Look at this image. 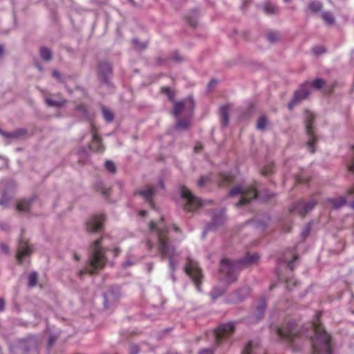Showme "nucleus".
<instances>
[{
  "instance_id": "obj_1",
  "label": "nucleus",
  "mask_w": 354,
  "mask_h": 354,
  "mask_svg": "<svg viewBox=\"0 0 354 354\" xmlns=\"http://www.w3.org/2000/svg\"><path fill=\"white\" fill-rule=\"evenodd\" d=\"M149 230L150 237L147 246L149 250L156 248L162 257L169 258L170 273L174 280V273L178 266L180 254L170 244L169 236H173L174 239H178L180 231L176 225H172L169 228L166 227L163 219L157 223L151 222Z\"/></svg>"
},
{
  "instance_id": "obj_2",
  "label": "nucleus",
  "mask_w": 354,
  "mask_h": 354,
  "mask_svg": "<svg viewBox=\"0 0 354 354\" xmlns=\"http://www.w3.org/2000/svg\"><path fill=\"white\" fill-rule=\"evenodd\" d=\"M109 236H103L92 243L91 245V256L85 268L80 270V276L86 273L93 274L95 270L102 269L107 261L106 254L108 252H112L113 257H116L120 253V249L115 245L111 248L109 247Z\"/></svg>"
},
{
  "instance_id": "obj_3",
  "label": "nucleus",
  "mask_w": 354,
  "mask_h": 354,
  "mask_svg": "<svg viewBox=\"0 0 354 354\" xmlns=\"http://www.w3.org/2000/svg\"><path fill=\"white\" fill-rule=\"evenodd\" d=\"M304 333L311 339L313 354H330V337L320 324L314 323Z\"/></svg>"
},
{
  "instance_id": "obj_4",
  "label": "nucleus",
  "mask_w": 354,
  "mask_h": 354,
  "mask_svg": "<svg viewBox=\"0 0 354 354\" xmlns=\"http://www.w3.org/2000/svg\"><path fill=\"white\" fill-rule=\"evenodd\" d=\"M258 259L259 255L256 253L248 254L245 259L236 261L223 259L221 262L220 272L226 282L232 283L236 279L238 273L244 266L253 263Z\"/></svg>"
},
{
  "instance_id": "obj_5",
  "label": "nucleus",
  "mask_w": 354,
  "mask_h": 354,
  "mask_svg": "<svg viewBox=\"0 0 354 354\" xmlns=\"http://www.w3.org/2000/svg\"><path fill=\"white\" fill-rule=\"evenodd\" d=\"M194 108V99L192 97L175 102L174 115L178 118L175 124L177 130H186L188 128Z\"/></svg>"
},
{
  "instance_id": "obj_6",
  "label": "nucleus",
  "mask_w": 354,
  "mask_h": 354,
  "mask_svg": "<svg viewBox=\"0 0 354 354\" xmlns=\"http://www.w3.org/2000/svg\"><path fill=\"white\" fill-rule=\"evenodd\" d=\"M257 183H254L250 185H239L232 189L229 193L231 197L239 195V201L236 206L244 205L249 203L257 196Z\"/></svg>"
},
{
  "instance_id": "obj_7",
  "label": "nucleus",
  "mask_w": 354,
  "mask_h": 354,
  "mask_svg": "<svg viewBox=\"0 0 354 354\" xmlns=\"http://www.w3.org/2000/svg\"><path fill=\"white\" fill-rule=\"evenodd\" d=\"M274 332L279 339L288 342H292L301 333L293 322H290L283 326L275 327Z\"/></svg>"
},
{
  "instance_id": "obj_8",
  "label": "nucleus",
  "mask_w": 354,
  "mask_h": 354,
  "mask_svg": "<svg viewBox=\"0 0 354 354\" xmlns=\"http://www.w3.org/2000/svg\"><path fill=\"white\" fill-rule=\"evenodd\" d=\"M180 196L184 203V209L187 212H194L203 205L201 199L194 196L185 187L180 188Z\"/></svg>"
},
{
  "instance_id": "obj_9",
  "label": "nucleus",
  "mask_w": 354,
  "mask_h": 354,
  "mask_svg": "<svg viewBox=\"0 0 354 354\" xmlns=\"http://www.w3.org/2000/svg\"><path fill=\"white\" fill-rule=\"evenodd\" d=\"M185 271L187 274L192 279L197 290L199 291V283L201 279L202 278V274L200 268H198L197 262L190 259H187L185 267Z\"/></svg>"
},
{
  "instance_id": "obj_10",
  "label": "nucleus",
  "mask_w": 354,
  "mask_h": 354,
  "mask_svg": "<svg viewBox=\"0 0 354 354\" xmlns=\"http://www.w3.org/2000/svg\"><path fill=\"white\" fill-rule=\"evenodd\" d=\"M310 93V85L308 82H304L301 87L295 93L292 102L289 103V108L292 109L295 104L306 100Z\"/></svg>"
},
{
  "instance_id": "obj_11",
  "label": "nucleus",
  "mask_w": 354,
  "mask_h": 354,
  "mask_svg": "<svg viewBox=\"0 0 354 354\" xmlns=\"http://www.w3.org/2000/svg\"><path fill=\"white\" fill-rule=\"evenodd\" d=\"M314 120V115L313 113H307L306 116V132L308 136V140L307 141V146L311 153H314L313 145L316 141V137L313 134V122Z\"/></svg>"
},
{
  "instance_id": "obj_12",
  "label": "nucleus",
  "mask_w": 354,
  "mask_h": 354,
  "mask_svg": "<svg viewBox=\"0 0 354 354\" xmlns=\"http://www.w3.org/2000/svg\"><path fill=\"white\" fill-rule=\"evenodd\" d=\"M164 189L162 181H159L156 187L152 186H147L139 192V194L149 203L152 208H154V205L152 201L153 196L156 194L158 189Z\"/></svg>"
},
{
  "instance_id": "obj_13",
  "label": "nucleus",
  "mask_w": 354,
  "mask_h": 354,
  "mask_svg": "<svg viewBox=\"0 0 354 354\" xmlns=\"http://www.w3.org/2000/svg\"><path fill=\"white\" fill-rule=\"evenodd\" d=\"M104 214L95 215L91 217L86 223V229L89 232H95L100 231L104 221Z\"/></svg>"
},
{
  "instance_id": "obj_14",
  "label": "nucleus",
  "mask_w": 354,
  "mask_h": 354,
  "mask_svg": "<svg viewBox=\"0 0 354 354\" xmlns=\"http://www.w3.org/2000/svg\"><path fill=\"white\" fill-rule=\"evenodd\" d=\"M316 202L314 199H310L308 201H298L293 205L292 211L298 213L301 216L310 212L315 206Z\"/></svg>"
},
{
  "instance_id": "obj_15",
  "label": "nucleus",
  "mask_w": 354,
  "mask_h": 354,
  "mask_svg": "<svg viewBox=\"0 0 354 354\" xmlns=\"http://www.w3.org/2000/svg\"><path fill=\"white\" fill-rule=\"evenodd\" d=\"M234 330V324L233 322H228L219 326L218 329L214 332V336L217 344L222 339L230 335Z\"/></svg>"
},
{
  "instance_id": "obj_16",
  "label": "nucleus",
  "mask_w": 354,
  "mask_h": 354,
  "mask_svg": "<svg viewBox=\"0 0 354 354\" xmlns=\"http://www.w3.org/2000/svg\"><path fill=\"white\" fill-rule=\"evenodd\" d=\"M20 348L26 351L28 354H38V346L35 337H30L21 342Z\"/></svg>"
},
{
  "instance_id": "obj_17",
  "label": "nucleus",
  "mask_w": 354,
  "mask_h": 354,
  "mask_svg": "<svg viewBox=\"0 0 354 354\" xmlns=\"http://www.w3.org/2000/svg\"><path fill=\"white\" fill-rule=\"evenodd\" d=\"M32 252V248L30 246L27 241L21 239L19 243L17 259L19 263H21L22 259L26 256L30 254Z\"/></svg>"
},
{
  "instance_id": "obj_18",
  "label": "nucleus",
  "mask_w": 354,
  "mask_h": 354,
  "mask_svg": "<svg viewBox=\"0 0 354 354\" xmlns=\"http://www.w3.org/2000/svg\"><path fill=\"white\" fill-rule=\"evenodd\" d=\"M35 205V199L32 198L29 200H23L18 203L17 208L19 212H31Z\"/></svg>"
},
{
  "instance_id": "obj_19",
  "label": "nucleus",
  "mask_w": 354,
  "mask_h": 354,
  "mask_svg": "<svg viewBox=\"0 0 354 354\" xmlns=\"http://www.w3.org/2000/svg\"><path fill=\"white\" fill-rule=\"evenodd\" d=\"M250 294V288L248 286L243 287L239 291H236L233 295V298L231 299V302H239L243 301Z\"/></svg>"
},
{
  "instance_id": "obj_20",
  "label": "nucleus",
  "mask_w": 354,
  "mask_h": 354,
  "mask_svg": "<svg viewBox=\"0 0 354 354\" xmlns=\"http://www.w3.org/2000/svg\"><path fill=\"white\" fill-rule=\"evenodd\" d=\"M92 142L90 145L89 147L97 152H100L103 150V146L101 143V139L97 134V133L93 130L92 132Z\"/></svg>"
},
{
  "instance_id": "obj_21",
  "label": "nucleus",
  "mask_w": 354,
  "mask_h": 354,
  "mask_svg": "<svg viewBox=\"0 0 354 354\" xmlns=\"http://www.w3.org/2000/svg\"><path fill=\"white\" fill-rule=\"evenodd\" d=\"M242 354H265L259 348L254 346L252 342H249L243 349Z\"/></svg>"
},
{
  "instance_id": "obj_22",
  "label": "nucleus",
  "mask_w": 354,
  "mask_h": 354,
  "mask_svg": "<svg viewBox=\"0 0 354 354\" xmlns=\"http://www.w3.org/2000/svg\"><path fill=\"white\" fill-rule=\"evenodd\" d=\"M228 106H223L220 109V119L223 125H227L229 122Z\"/></svg>"
},
{
  "instance_id": "obj_23",
  "label": "nucleus",
  "mask_w": 354,
  "mask_h": 354,
  "mask_svg": "<svg viewBox=\"0 0 354 354\" xmlns=\"http://www.w3.org/2000/svg\"><path fill=\"white\" fill-rule=\"evenodd\" d=\"M308 84L310 85V90L313 88L315 89H320L325 86L326 82L324 80L318 78L311 82H308Z\"/></svg>"
},
{
  "instance_id": "obj_24",
  "label": "nucleus",
  "mask_w": 354,
  "mask_h": 354,
  "mask_svg": "<svg viewBox=\"0 0 354 354\" xmlns=\"http://www.w3.org/2000/svg\"><path fill=\"white\" fill-rule=\"evenodd\" d=\"M266 301L263 299L261 301H259V304L256 306L257 319H259L262 317L266 309Z\"/></svg>"
},
{
  "instance_id": "obj_25",
  "label": "nucleus",
  "mask_w": 354,
  "mask_h": 354,
  "mask_svg": "<svg viewBox=\"0 0 354 354\" xmlns=\"http://www.w3.org/2000/svg\"><path fill=\"white\" fill-rule=\"evenodd\" d=\"M40 55L43 59L48 61L51 59L52 53L50 49L43 47L40 49Z\"/></svg>"
},
{
  "instance_id": "obj_26",
  "label": "nucleus",
  "mask_w": 354,
  "mask_h": 354,
  "mask_svg": "<svg viewBox=\"0 0 354 354\" xmlns=\"http://www.w3.org/2000/svg\"><path fill=\"white\" fill-rule=\"evenodd\" d=\"M46 102L50 106L61 107L65 104V100H54L52 99H46Z\"/></svg>"
},
{
  "instance_id": "obj_27",
  "label": "nucleus",
  "mask_w": 354,
  "mask_h": 354,
  "mask_svg": "<svg viewBox=\"0 0 354 354\" xmlns=\"http://www.w3.org/2000/svg\"><path fill=\"white\" fill-rule=\"evenodd\" d=\"M346 201L344 196H339L336 199H333V209L342 207L346 204Z\"/></svg>"
},
{
  "instance_id": "obj_28",
  "label": "nucleus",
  "mask_w": 354,
  "mask_h": 354,
  "mask_svg": "<svg viewBox=\"0 0 354 354\" xmlns=\"http://www.w3.org/2000/svg\"><path fill=\"white\" fill-rule=\"evenodd\" d=\"M224 292V290L223 288H220L218 287H215L210 293L211 297L213 300L217 299L220 296H221Z\"/></svg>"
},
{
  "instance_id": "obj_29",
  "label": "nucleus",
  "mask_w": 354,
  "mask_h": 354,
  "mask_svg": "<svg viewBox=\"0 0 354 354\" xmlns=\"http://www.w3.org/2000/svg\"><path fill=\"white\" fill-rule=\"evenodd\" d=\"M267 124V119L264 115L259 118L257 123V128L259 130H263Z\"/></svg>"
},
{
  "instance_id": "obj_30",
  "label": "nucleus",
  "mask_w": 354,
  "mask_h": 354,
  "mask_svg": "<svg viewBox=\"0 0 354 354\" xmlns=\"http://www.w3.org/2000/svg\"><path fill=\"white\" fill-rule=\"evenodd\" d=\"M37 281V274L36 272H31L28 276V286L33 287L36 285Z\"/></svg>"
},
{
  "instance_id": "obj_31",
  "label": "nucleus",
  "mask_w": 354,
  "mask_h": 354,
  "mask_svg": "<svg viewBox=\"0 0 354 354\" xmlns=\"http://www.w3.org/2000/svg\"><path fill=\"white\" fill-rule=\"evenodd\" d=\"M322 4L319 1H313L309 5V8L313 12H318L322 9Z\"/></svg>"
},
{
  "instance_id": "obj_32",
  "label": "nucleus",
  "mask_w": 354,
  "mask_h": 354,
  "mask_svg": "<svg viewBox=\"0 0 354 354\" xmlns=\"http://www.w3.org/2000/svg\"><path fill=\"white\" fill-rule=\"evenodd\" d=\"M102 113H103L104 118L107 122H111V121H112L113 120V115L111 113V111H109V109H103Z\"/></svg>"
},
{
  "instance_id": "obj_33",
  "label": "nucleus",
  "mask_w": 354,
  "mask_h": 354,
  "mask_svg": "<svg viewBox=\"0 0 354 354\" xmlns=\"http://www.w3.org/2000/svg\"><path fill=\"white\" fill-rule=\"evenodd\" d=\"M137 261L138 259L136 258L128 256L127 260L122 264V266L124 268H127L135 264L137 262Z\"/></svg>"
},
{
  "instance_id": "obj_34",
  "label": "nucleus",
  "mask_w": 354,
  "mask_h": 354,
  "mask_svg": "<svg viewBox=\"0 0 354 354\" xmlns=\"http://www.w3.org/2000/svg\"><path fill=\"white\" fill-rule=\"evenodd\" d=\"M312 52L316 55H319L326 52V48L323 46H316L312 48Z\"/></svg>"
},
{
  "instance_id": "obj_35",
  "label": "nucleus",
  "mask_w": 354,
  "mask_h": 354,
  "mask_svg": "<svg viewBox=\"0 0 354 354\" xmlns=\"http://www.w3.org/2000/svg\"><path fill=\"white\" fill-rule=\"evenodd\" d=\"M104 165L105 168L111 173H114L116 170L115 164L111 160H106Z\"/></svg>"
},
{
  "instance_id": "obj_36",
  "label": "nucleus",
  "mask_w": 354,
  "mask_h": 354,
  "mask_svg": "<svg viewBox=\"0 0 354 354\" xmlns=\"http://www.w3.org/2000/svg\"><path fill=\"white\" fill-rule=\"evenodd\" d=\"M322 17L328 25L332 24V17L330 12H323L322 14Z\"/></svg>"
},
{
  "instance_id": "obj_37",
  "label": "nucleus",
  "mask_w": 354,
  "mask_h": 354,
  "mask_svg": "<svg viewBox=\"0 0 354 354\" xmlns=\"http://www.w3.org/2000/svg\"><path fill=\"white\" fill-rule=\"evenodd\" d=\"M264 10L266 12L269 14H273L277 11V8L276 6L273 5H266L264 7Z\"/></svg>"
},
{
  "instance_id": "obj_38",
  "label": "nucleus",
  "mask_w": 354,
  "mask_h": 354,
  "mask_svg": "<svg viewBox=\"0 0 354 354\" xmlns=\"http://www.w3.org/2000/svg\"><path fill=\"white\" fill-rule=\"evenodd\" d=\"M209 180V178L207 176L201 177L197 182V185L199 187H203L208 181Z\"/></svg>"
},
{
  "instance_id": "obj_39",
  "label": "nucleus",
  "mask_w": 354,
  "mask_h": 354,
  "mask_svg": "<svg viewBox=\"0 0 354 354\" xmlns=\"http://www.w3.org/2000/svg\"><path fill=\"white\" fill-rule=\"evenodd\" d=\"M267 38L270 42L273 43L279 39V36L274 32H270L267 35Z\"/></svg>"
},
{
  "instance_id": "obj_40",
  "label": "nucleus",
  "mask_w": 354,
  "mask_h": 354,
  "mask_svg": "<svg viewBox=\"0 0 354 354\" xmlns=\"http://www.w3.org/2000/svg\"><path fill=\"white\" fill-rule=\"evenodd\" d=\"M100 69L102 71H103L106 73H109L111 72V68L110 65L106 63L102 64L100 66Z\"/></svg>"
},
{
  "instance_id": "obj_41",
  "label": "nucleus",
  "mask_w": 354,
  "mask_h": 354,
  "mask_svg": "<svg viewBox=\"0 0 354 354\" xmlns=\"http://www.w3.org/2000/svg\"><path fill=\"white\" fill-rule=\"evenodd\" d=\"M162 91L167 95L168 98L170 100H174V93H173V91L169 88H162Z\"/></svg>"
},
{
  "instance_id": "obj_42",
  "label": "nucleus",
  "mask_w": 354,
  "mask_h": 354,
  "mask_svg": "<svg viewBox=\"0 0 354 354\" xmlns=\"http://www.w3.org/2000/svg\"><path fill=\"white\" fill-rule=\"evenodd\" d=\"M273 165L272 164H270L267 166H266L261 171V173L263 175H267L269 174L272 170Z\"/></svg>"
},
{
  "instance_id": "obj_43",
  "label": "nucleus",
  "mask_w": 354,
  "mask_h": 354,
  "mask_svg": "<svg viewBox=\"0 0 354 354\" xmlns=\"http://www.w3.org/2000/svg\"><path fill=\"white\" fill-rule=\"evenodd\" d=\"M139 352V347L137 345H131L129 348L130 354H138Z\"/></svg>"
},
{
  "instance_id": "obj_44",
  "label": "nucleus",
  "mask_w": 354,
  "mask_h": 354,
  "mask_svg": "<svg viewBox=\"0 0 354 354\" xmlns=\"http://www.w3.org/2000/svg\"><path fill=\"white\" fill-rule=\"evenodd\" d=\"M310 226L309 224H308L305 227L304 229L303 230V231L301 232V235L303 237H306L308 234L310 233Z\"/></svg>"
},
{
  "instance_id": "obj_45",
  "label": "nucleus",
  "mask_w": 354,
  "mask_h": 354,
  "mask_svg": "<svg viewBox=\"0 0 354 354\" xmlns=\"http://www.w3.org/2000/svg\"><path fill=\"white\" fill-rule=\"evenodd\" d=\"M133 43L135 45V46L138 49H143L145 48L146 45L145 44H140L138 40L136 39H134L133 40Z\"/></svg>"
},
{
  "instance_id": "obj_46",
  "label": "nucleus",
  "mask_w": 354,
  "mask_h": 354,
  "mask_svg": "<svg viewBox=\"0 0 354 354\" xmlns=\"http://www.w3.org/2000/svg\"><path fill=\"white\" fill-rule=\"evenodd\" d=\"M349 170L354 174V160L348 167ZM348 194H354V187L348 191Z\"/></svg>"
},
{
  "instance_id": "obj_47",
  "label": "nucleus",
  "mask_w": 354,
  "mask_h": 354,
  "mask_svg": "<svg viewBox=\"0 0 354 354\" xmlns=\"http://www.w3.org/2000/svg\"><path fill=\"white\" fill-rule=\"evenodd\" d=\"M9 201V198H8L6 194H4L1 199L0 200V205H5L7 204V203Z\"/></svg>"
},
{
  "instance_id": "obj_48",
  "label": "nucleus",
  "mask_w": 354,
  "mask_h": 354,
  "mask_svg": "<svg viewBox=\"0 0 354 354\" xmlns=\"http://www.w3.org/2000/svg\"><path fill=\"white\" fill-rule=\"evenodd\" d=\"M297 259L296 255H294V259L292 260L288 261V267L292 270L293 269V262L295 259Z\"/></svg>"
},
{
  "instance_id": "obj_49",
  "label": "nucleus",
  "mask_w": 354,
  "mask_h": 354,
  "mask_svg": "<svg viewBox=\"0 0 354 354\" xmlns=\"http://www.w3.org/2000/svg\"><path fill=\"white\" fill-rule=\"evenodd\" d=\"M55 340H56V338L54 336H50L48 339V347L52 346L53 344H54V342H55Z\"/></svg>"
},
{
  "instance_id": "obj_50",
  "label": "nucleus",
  "mask_w": 354,
  "mask_h": 354,
  "mask_svg": "<svg viewBox=\"0 0 354 354\" xmlns=\"http://www.w3.org/2000/svg\"><path fill=\"white\" fill-rule=\"evenodd\" d=\"M297 281L294 279H290L288 280H286V285L288 288H290L291 284H294L296 286Z\"/></svg>"
},
{
  "instance_id": "obj_51",
  "label": "nucleus",
  "mask_w": 354,
  "mask_h": 354,
  "mask_svg": "<svg viewBox=\"0 0 354 354\" xmlns=\"http://www.w3.org/2000/svg\"><path fill=\"white\" fill-rule=\"evenodd\" d=\"M231 175L230 174H225L223 175V183H227L228 181H230L231 180Z\"/></svg>"
},
{
  "instance_id": "obj_52",
  "label": "nucleus",
  "mask_w": 354,
  "mask_h": 354,
  "mask_svg": "<svg viewBox=\"0 0 354 354\" xmlns=\"http://www.w3.org/2000/svg\"><path fill=\"white\" fill-rule=\"evenodd\" d=\"M199 354H213V351L210 348H206L204 350H202Z\"/></svg>"
},
{
  "instance_id": "obj_53",
  "label": "nucleus",
  "mask_w": 354,
  "mask_h": 354,
  "mask_svg": "<svg viewBox=\"0 0 354 354\" xmlns=\"http://www.w3.org/2000/svg\"><path fill=\"white\" fill-rule=\"evenodd\" d=\"M0 247L2 250V251L4 252V253H8V246L3 243H1V245H0Z\"/></svg>"
},
{
  "instance_id": "obj_54",
  "label": "nucleus",
  "mask_w": 354,
  "mask_h": 354,
  "mask_svg": "<svg viewBox=\"0 0 354 354\" xmlns=\"http://www.w3.org/2000/svg\"><path fill=\"white\" fill-rule=\"evenodd\" d=\"M5 305H6V303H5L4 299L2 298H0V311H2L4 310Z\"/></svg>"
},
{
  "instance_id": "obj_55",
  "label": "nucleus",
  "mask_w": 354,
  "mask_h": 354,
  "mask_svg": "<svg viewBox=\"0 0 354 354\" xmlns=\"http://www.w3.org/2000/svg\"><path fill=\"white\" fill-rule=\"evenodd\" d=\"M202 149V145L201 144H197L194 147V151L195 152H198Z\"/></svg>"
},
{
  "instance_id": "obj_56",
  "label": "nucleus",
  "mask_w": 354,
  "mask_h": 354,
  "mask_svg": "<svg viewBox=\"0 0 354 354\" xmlns=\"http://www.w3.org/2000/svg\"><path fill=\"white\" fill-rule=\"evenodd\" d=\"M217 82L216 80H212L209 84H208V88H210L212 87H213L214 86H215Z\"/></svg>"
},
{
  "instance_id": "obj_57",
  "label": "nucleus",
  "mask_w": 354,
  "mask_h": 354,
  "mask_svg": "<svg viewBox=\"0 0 354 354\" xmlns=\"http://www.w3.org/2000/svg\"><path fill=\"white\" fill-rule=\"evenodd\" d=\"M53 75L57 79H59L60 77V75L57 71H53Z\"/></svg>"
},
{
  "instance_id": "obj_58",
  "label": "nucleus",
  "mask_w": 354,
  "mask_h": 354,
  "mask_svg": "<svg viewBox=\"0 0 354 354\" xmlns=\"http://www.w3.org/2000/svg\"><path fill=\"white\" fill-rule=\"evenodd\" d=\"M145 214H146V211L142 210V211L140 212V215L141 216H145Z\"/></svg>"
},
{
  "instance_id": "obj_59",
  "label": "nucleus",
  "mask_w": 354,
  "mask_h": 354,
  "mask_svg": "<svg viewBox=\"0 0 354 354\" xmlns=\"http://www.w3.org/2000/svg\"><path fill=\"white\" fill-rule=\"evenodd\" d=\"M104 306L106 308H107V300H106V295L104 296Z\"/></svg>"
},
{
  "instance_id": "obj_60",
  "label": "nucleus",
  "mask_w": 354,
  "mask_h": 354,
  "mask_svg": "<svg viewBox=\"0 0 354 354\" xmlns=\"http://www.w3.org/2000/svg\"><path fill=\"white\" fill-rule=\"evenodd\" d=\"M3 48L2 46H0V56L3 54Z\"/></svg>"
},
{
  "instance_id": "obj_61",
  "label": "nucleus",
  "mask_w": 354,
  "mask_h": 354,
  "mask_svg": "<svg viewBox=\"0 0 354 354\" xmlns=\"http://www.w3.org/2000/svg\"><path fill=\"white\" fill-rule=\"evenodd\" d=\"M351 207L354 209V201L351 203Z\"/></svg>"
},
{
  "instance_id": "obj_62",
  "label": "nucleus",
  "mask_w": 354,
  "mask_h": 354,
  "mask_svg": "<svg viewBox=\"0 0 354 354\" xmlns=\"http://www.w3.org/2000/svg\"><path fill=\"white\" fill-rule=\"evenodd\" d=\"M75 259L76 260H79L80 259V257L77 255V254H75Z\"/></svg>"
},
{
  "instance_id": "obj_63",
  "label": "nucleus",
  "mask_w": 354,
  "mask_h": 354,
  "mask_svg": "<svg viewBox=\"0 0 354 354\" xmlns=\"http://www.w3.org/2000/svg\"><path fill=\"white\" fill-rule=\"evenodd\" d=\"M279 261H284V262H286L287 260H286V259H283V260H281V259H280Z\"/></svg>"
},
{
  "instance_id": "obj_64",
  "label": "nucleus",
  "mask_w": 354,
  "mask_h": 354,
  "mask_svg": "<svg viewBox=\"0 0 354 354\" xmlns=\"http://www.w3.org/2000/svg\"><path fill=\"white\" fill-rule=\"evenodd\" d=\"M38 68H39V71L41 70V67L39 66H38Z\"/></svg>"
}]
</instances>
